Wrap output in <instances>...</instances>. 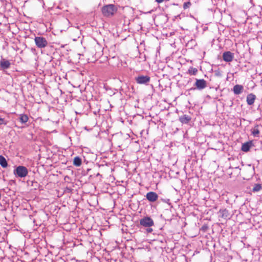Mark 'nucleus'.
<instances>
[{
  "label": "nucleus",
  "instance_id": "obj_30",
  "mask_svg": "<svg viewBox=\"0 0 262 262\" xmlns=\"http://www.w3.org/2000/svg\"><path fill=\"white\" fill-rule=\"evenodd\" d=\"M176 190H178V189L177 188H174Z\"/></svg>",
  "mask_w": 262,
  "mask_h": 262
},
{
  "label": "nucleus",
  "instance_id": "obj_21",
  "mask_svg": "<svg viewBox=\"0 0 262 262\" xmlns=\"http://www.w3.org/2000/svg\"><path fill=\"white\" fill-rule=\"evenodd\" d=\"M198 72V70L193 67H191L188 70V73L190 75H195Z\"/></svg>",
  "mask_w": 262,
  "mask_h": 262
},
{
  "label": "nucleus",
  "instance_id": "obj_26",
  "mask_svg": "<svg viewBox=\"0 0 262 262\" xmlns=\"http://www.w3.org/2000/svg\"><path fill=\"white\" fill-rule=\"evenodd\" d=\"M215 75L217 76H221V74L220 73V72L219 71H215Z\"/></svg>",
  "mask_w": 262,
  "mask_h": 262
},
{
  "label": "nucleus",
  "instance_id": "obj_25",
  "mask_svg": "<svg viewBox=\"0 0 262 262\" xmlns=\"http://www.w3.org/2000/svg\"><path fill=\"white\" fill-rule=\"evenodd\" d=\"M152 231H153L152 229L150 227H147V228L146 229V232L147 233H151V232H152Z\"/></svg>",
  "mask_w": 262,
  "mask_h": 262
},
{
  "label": "nucleus",
  "instance_id": "obj_28",
  "mask_svg": "<svg viewBox=\"0 0 262 262\" xmlns=\"http://www.w3.org/2000/svg\"><path fill=\"white\" fill-rule=\"evenodd\" d=\"M29 181H27V182H28V184H29ZM30 182L31 183V184H32L34 182H36V181H30Z\"/></svg>",
  "mask_w": 262,
  "mask_h": 262
},
{
  "label": "nucleus",
  "instance_id": "obj_17",
  "mask_svg": "<svg viewBox=\"0 0 262 262\" xmlns=\"http://www.w3.org/2000/svg\"><path fill=\"white\" fill-rule=\"evenodd\" d=\"M0 165L4 168L8 166V163L6 159L3 156H0Z\"/></svg>",
  "mask_w": 262,
  "mask_h": 262
},
{
  "label": "nucleus",
  "instance_id": "obj_14",
  "mask_svg": "<svg viewBox=\"0 0 262 262\" xmlns=\"http://www.w3.org/2000/svg\"><path fill=\"white\" fill-rule=\"evenodd\" d=\"M244 87L242 85L236 84L234 86L233 91L235 95H239L242 93Z\"/></svg>",
  "mask_w": 262,
  "mask_h": 262
},
{
  "label": "nucleus",
  "instance_id": "obj_16",
  "mask_svg": "<svg viewBox=\"0 0 262 262\" xmlns=\"http://www.w3.org/2000/svg\"><path fill=\"white\" fill-rule=\"evenodd\" d=\"M252 146L251 142H247L244 143L242 146V150L245 152H247L249 150Z\"/></svg>",
  "mask_w": 262,
  "mask_h": 262
},
{
  "label": "nucleus",
  "instance_id": "obj_18",
  "mask_svg": "<svg viewBox=\"0 0 262 262\" xmlns=\"http://www.w3.org/2000/svg\"><path fill=\"white\" fill-rule=\"evenodd\" d=\"M73 164L76 166H80L81 164V159L79 157H76L73 160Z\"/></svg>",
  "mask_w": 262,
  "mask_h": 262
},
{
  "label": "nucleus",
  "instance_id": "obj_19",
  "mask_svg": "<svg viewBox=\"0 0 262 262\" xmlns=\"http://www.w3.org/2000/svg\"><path fill=\"white\" fill-rule=\"evenodd\" d=\"M28 117L27 115L21 114L19 117V120L21 123H25L28 121Z\"/></svg>",
  "mask_w": 262,
  "mask_h": 262
},
{
  "label": "nucleus",
  "instance_id": "obj_1",
  "mask_svg": "<svg viewBox=\"0 0 262 262\" xmlns=\"http://www.w3.org/2000/svg\"><path fill=\"white\" fill-rule=\"evenodd\" d=\"M102 13L104 16L110 17L113 16L117 11V7L113 4H108L102 8Z\"/></svg>",
  "mask_w": 262,
  "mask_h": 262
},
{
  "label": "nucleus",
  "instance_id": "obj_11",
  "mask_svg": "<svg viewBox=\"0 0 262 262\" xmlns=\"http://www.w3.org/2000/svg\"><path fill=\"white\" fill-rule=\"evenodd\" d=\"M146 197L148 201L154 202L157 201L158 198V195L156 192L150 191L146 194Z\"/></svg>",
  "mask_w": 262,
  "mask_h": 262
},
{
  "label": "nucleus",
  "instance_id": "obj_24",
  "mask_svg": "<svg viewBox=\"0 0 262 262\" xmlns=\"http://www.w3.org/2000/svg\"><path fill=\"white\" fill-rule=\"evenodd\" d=\"M208 229V226L207 225H203L202 228H201V230L202 231H203L204 232V231H206Z\"/></svg>",
  "mask_w": 262,
  "mask_h": 262
},
{
  "label": "nucleus",
  "instance_id": "obj_9",
  "mask_svg": "<svg viewBox=\"0 0 262 262\" xmlns=\"http://www.w3.org/2000/svg\"><path fill=\"white\" fill-rule=\"evenodd\" d=\"M234 58V54L230 51L225 52L223 54V60L226 62H231Z\"/></svg>",
  "mask_w": 262,
  "mask_h": 262
},
{
  "label": "nucleus",
  "instance_id": "obj_29",
  "mask_svg": "<svg viewBox=\"0 0 262 262\" xmlns=\"http://www.w3.org/2000/svg\"><path fill=\"white\" fill-rule=\"evenodd\" d=\"M121 182H123V181H117V182H118L119 183Z\"/></svg>",
  "mask_w": 262,
  "mask_h": 262
},
{
  "label": "nucleus",
  "instance_id": "obj_7",
  "mask_svg": "<svg viewBox=\"0 0 262 262\" xmlns=\"http://www.w3.org/2000/svg\"><path fill=\"white\" fill-rule=\"evenodd\" d=\"M247 189L249 190V191L253 193H257L262 190V185L260 184L254 183L251 184Z\"/></svg>",
  "mask_w": 262,
  "mask_h": 262
},
{
  "label": "nucleus",
  "instance_id": "obj_22",
  "mask_svg": "<svg viewBox=\"0 0 262 262\" xmlns=\"http://www.w3.org/2000/svg\"><path fill=\"white\" fill-rule=\"evenodd\" d=\"M191 6V3L189 2H185L183 4V8L184 9H187Z\"/></svg>",
  "mask_w": 262,
  "mask_h": 262
},
{
  "label": "nucleus",
  "instance_id": "obj_2",
  "mask_svg": "<svg viewBox=\"0 0 262 262\" xmlns=\"http://www.w3.org/2000/svg\"><path fill=\"white\" fill-rule=\"evenodd\" d=\"M28 173L27 168L23 166H19L14 170V174L17 177L24 178Z\"/></svg>",
  "mask_w": 262,
  "mask_h": 262
},
{
  "label": "nucleus",
  "instance_id": "obj_10",
  "mask_svg": "<svg viewBox=\"0 0 262 262\" xmlns=\"http://www.w3.org/2000/svg\"><path fill=\"white\" fill-rule=\"evenodd\" d=\"M219 217L223 219L226 220L227 219H230V213L226 209H221L219 212Z\"/></svg>",
  "mask_w": 262,
  "mask_h": 262
},
{
  "label": "nucleus",
  "instance_id": "obj_4",
  "mask_svg": "<svg viewBox=\"0 0 262 262\" xmlns=\"http://www.w3.org/2000/svg\"><path fill=\"white\" fill-rule=\"evenodd\" d=\"M140 224L145 227H150L154 225V222L150 217L145 216L140 220Z\"/></svg>",
  "mask_w": 262,
  "mask_h": 262
},
{
  "label": "nucleus",
  "instance_id": "obj_8",
  "mask_svg": "<svg viewBox=\"0 0 262 262\" xmlns=\"http://www.w3.org/2000/svg\"><path fill=\"white\" fill-rule=\"evenodd\" d=\"M194 85L199 90H203L207 86L206 81L203 79H196Z\"/></svg>",
  "mask_w": 262,
  "mask_h": 262
},
{
  "label": "nucleus",
  "instance_id": "obj_3",
  "mask_svg": "<svg viewBox=\"0 0 262 262\" xmlns=\"http://www.w3.org/2000/svg\"><path fill=\"white\" fill-rule=\"evenodd\" d=\"M80 184H78L77 183L74 184L72 181H68L65 190V193H72L74 191H77V190L79 188Z\"/></svg>",
  "mask_w": 262,
  "mask_h": 262
},
{
  "label": "nucleus",
  "instance_id": "obj_12",
  "mask_svg": "<svg viewBox=\"0 0 262 262\" xmlns=\"http://www.w3.org/2000/svg\"><path fill=\"white\" fill-rule=\"evenodd\" d=\"M256 99V96L252 93L249 94L247 95L246 101L248 105H253Z\"/></svg>",
  "mask_w": 262,
  "mask_h": 262
},
{
  "label": "nucleus",
  "instance_id": "obj_20",
  "mask_svg": "<svg viewBox=\"0 0 262 262\" xmlns=\"http://www.w3.org/2000/svg\"><path fill=\"white\" fill-rule=\"evenodd\" d=\"M252 134L255 137H258L259 134V131L257 126L254 127L251 130Z\"/></svg>",
  "mask_w": 262,
  "mask_h": 262
},
{
  "label": "nucleus",
  "instance_id": "obj_13",
  "mask_svg": "<svg viewBox=\"0 0 262 262\" xmlns=\"http://www.w3.org/2000/svg\"><path fill=\"white\" fill-rule=\"evenodd\" d=\"M191 119V117L187 115H184L179 117V121L183 124L188 123Z\"/></svg>",
  "mask_w": 262,
  "mask_h": 262
},
{
  "label": "nucleus",
  "instance_id": "obj_23",
  "mask_svg": "<svg viewBox=\"0 0 262 262\" xmlns=\"http://www.w3.org/2000/svg\"><path fill=\"white\" fill-rule=\"evenodd\" d=\"M7 124V121L4 119L0 117V125H6Z\"/></svg>",
  "mask_w": 262,
  "mask_h": 262
},
{
  "label": "nucleus",
  "instance_id": "obj_27",
  "mask_svg": "<svg viewBox=\"0 0 262 262\" xmlns=\"http://www.w3.org/2000/svg\"><path fill=\"white\" fill-rule=\"evenodd\" d=\"M164 0H156V1L158 3H162Z\"/></svg>",
  "mask_w": 262,
  "mask_h": 262
},
{
  "label": "nucleus",
  "instance_id": "obj_15",
  "mask_svg": "<svg viewBox=\"0 0 262 262\" xmlns=\"http://www.w3.org/2000/svg\"><path fill=\"white\" fill-rule=\"evenodd\" d=\"M10 62L9 61L6 60L5 59H3L0 61V66L2 69H7L10 67Z\"/></svg>",
  "mask_w": 262,
  "mask_h": 262
},
{
  "label": "nucleus",
  "instance_id": "obj_6",
  "mask_svg": "<svg viewBox=\"0 0 262 262\" xmlns=\"http://www.w3.org/2000/svg\"><path fill=\"white\" fill-rule=\"evenodd\" d=\"M150 77L148 76L139 75L136 77V82L141 84H147L150 81Z\"/></svg>",
  "mask_w": 262,
  "mask_h": 262
},
{
  "label": "nucleus",
  "instance_id": "obj_5",
  "mask_svg": "<svg viewBox=\"0 0 262 262\" xmlns=\"http://www.w3.org/2000/svg\"><path fill=\"white\" fill-rule=\"evenodd\" d=\"M34 41L36 46L39 48H45L48 45V41L46 39L43 37H35Z\"/></svg>",
  "mask_w": 262,
  "mask_h": 262
}]
</instances>
